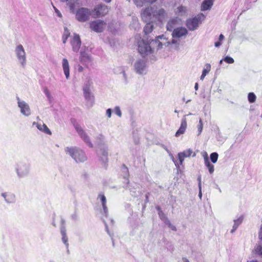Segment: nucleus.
<instances>
[{
	"mask_svg": "<svg viewBox=\"0 0 262 262\" xmlns=\"http://www.w3.org/2000/svg\"><path fill=\"white\" fill-rule=\"evenodd\" d=\"M64 151L67 154L69 155L76 163H83L87 160L84 151L77 147H67L64 148Z\"/></svg>",
	"mask_w": 262,
	"mask_h": 262,
	"instance_id": "1",
	"label": "nucleus"
},
{
	"mask_svg": "<svg viewBox=\"0 0 262 262\" xmlns=\"http://www.w3.org/2000/svg\"><path fill=\"white\" fill-rule=\"evenodd\" d=\"M14 170L18 179L24 178L30 173L31 164L25 161H19L15 164Z\"/></svg>",
	"mask_w": 262,
	"mask_h": 262,
	"instance_id": "2",
	"label": "nucleus"
},
{
	"mask_svg": "<svg viewBox=\"0 0 262 262\" xmlns=\"http://www.w3.org/2000/svg\"><path fill=\"white\" fill-rule=\"evenodd\" d=\"M148 40L150 46L151 47L152 53L154 52L155 50L162 49L163 46L168 47L170 46V41L167 40V38L164 35L157 36L155 39L148 38Z\"/></svg>",
	"mask_w": 262,
	"mask_h": 262,
	"instance_id": "3",
	"label": "nucleus"
},
{
	"mask_svg": "<svg viewBox=\"0 0 262 262\" xmlns=\"http://www.w3.org/2000/svg\"><path fill=\"white\" fill-rule=\"evenodd\" d=\"M187 30L184 27H178L173 29L171 34L172 38L170 41V46L174 45V48L178 49L179 45V41L176 39L185 36L187 34Z\"/></svg>",
	"mask_w": 262,
	"mask_h": 262,
	"instance_id": "4",
	"label": "nucleus"
},
{
	"mask_svg": "<svg viewBox=\"0 0 262 262\" xmlns=\"http://www.w3.org/2000/svg\"><path fill=\"white\" fill-rule=\"evenodd\" d=\"M91 15L92 16L91 10L87 8L81 7L77 10L75 17L78 21L83 23L89 20Z\"/></svg>",
	"mask_w": 262,
	"mask_h": 262,
	"instance_id": "5",
	"label": "nucleus"
},
{
	"mask_svg": "<svg viewBox=\"0 0 262 262\" xmlns=\"http://www.w3.org/2000/svg\"><path fill=\"white\" fill-rule=\"evenodd\" d=\"M205 15L203 14H199L195 17L188 19L186 21V26L190 31L196 30L199 24L204 19Z\"/></svg>",
	"mask_w": 262,
	"mask_h": 262,
	"instance_id": "6",
	"label": "nucleus"
},
{
	"mask_svg": "<svg viewBox=\"0 0 262 262\" xmlns=\"http://www.w3.org/2000/svg\"><path fill=\"white\" fill-rule=\"evenodd\" d=\"M151 48L148 38H146L145 36L138 42V51L143 56L152 53Z\"/></svg>",
	"mask_w": 262,
	"mask_h": 262,
	"instance_id": "7",
	"label": "nucleus"
},
{
	"mask_svg": "<svg viewBox=\"0 0 262 262\" xmlns=\"http://www.w3.org/2000/svg\"><path fill=\"white\" fill-rule=\"evenodd\" d=\"M74 126L78 135L80 137L81 139L85 142V143L90 147H93V145L91 142L90 137L88 134L83 130L81 126L77 123L74 124Z\"/></svg>",
	"mask_w": 262,
	"mask_h": 262,
	"instance_id": "8",
	"label": "nucleus"
},
{
	"mask_svg": "<svg viewBox=\"0 0 262 262\" xmlns=\"http://www.w3.org/2000/svg\"><path fill=\"white\" fill-rule=\"evenodd\" d=\"M109 9L107 6L104 4H99L96 6L92 11V17L97 18L105 15L108 12Z\"/></svg>",
	"mask_w": 262,
	"mask_h": 262,
	"instance_id": "9",
	"label": "nucleus"
},
{
	"mask_svg": "<svg viewBox=\"0 0 262 262\" xmlns=\"http://www.w3.org/2000/svg\"><path fill=\"white\" fill-rule=\"evenodd\" d=\"M16 100L21 114L26 117L29 116L31 114V111L29 104L25 101L21 100L18 97H16Z\"/></svg>",
	"mask_w": 262,
	"mask_h": 262,
	"instance_id": "10",
	"label": "nucleus"
},
{
	"mask_svg": "<svg viewBox=\"0 0 262 262\" xmlns=\"http://www.w3.org/2000/svg\"><path fill=\"white\" fill-rule=\"evenodd\" d=\"M106 23L100 19L92 21L90 23V28L93 31L97 33L102 32L106 26Z\"/></svg>",
	"mask_w": 262,
	"mask_h": 262,
	"instance_id": "11",
	"label": "nucleus"
},
{
	"mask_svg": "<svg viewBox=\"0 0 262 262\" xmlns=\"http://www.w3.org/2000/svg\"><path fill=\"white\" fill-rule=\"evenodd\" d=\"M154 8L152 7H148L142 10L141 16V18L144 22H151V19L154 18L153 17Z\"/></svg>",
	"mask_w": 262,
	"mask_h": 262,
	"instance_id": "12",
	"label": "nucleus"
},
{
	"mask_svg": "<svg viewBox=\"0 0 262 262\" xmlns=\"http://www.w3.org/2000/svg\"><path fill=\"white\" fill-rule=\"evenodd\" d=\"M15 53L19 62L24 65L26 63V53L22 45H19L15 48Z\"/></svg>",
	"mask_w": 262,
	"mask_h": 262,
	"instance_id": "13",
	"label": "nucleus"
},
{
	"mask_svg": "<svg viewBox=\"0 0 262 262\" xmlns=\"http://www.w3.org/2000/svg\"><path fill=\"white\" fill-rule=\"evenodd\" d=\"M153 17L158 20L161 21L167 17V14L163 8H160L158 10H155L154 9Z\"/></svg>",
	"mask_w": 262,
	"mask_h": 262,
	"instance_id": "14",
	"label": "nucleus"
},
{
	"mask_svg": "<svg viewBox=\"0 0 262 262\" xmlns=\"http://www.w3.org/2000/svg\"><path fill=\"white\" fill-rule=\"evenodd\" d=\"M71 43L72 46L73 50L74 52H77L81 44L79 35L77 34H74Z\"/></svg>",
	"mask_w": 262,
	"mask_h": 262,
	"instance_id": "15",
	"label": "nucleus"
},
{
	"mask_svg": "<svg viewBox=\"0 0 262 262\" xmlns=\"http://www.w3.org/2000/svg\"><path fill=\"white\" fill-rule=\"evenodd\" d=\"M1 196L4 199L5 201L7 204H13L16 201L15 195L10 192H3Z\"/></svg>",
	"mask_w": 262,
	"mask_h": 262,
	"instance_id": "16",
	"label": "nucleus"
},
{
	"mask_svg": "<svg viewBox=\"0 0 262 262\" xmlns=\"http://www.w3.org/2000/svg\"><path fill=\"white\" fill-rule=\"evenodd\" d=\"M187 128V121L186 115L184 116L181 120V125L179 129L176 133L175 136L179 137L181 135L184 134Z\"/></svg>",
	"mask_w": 262,
	"mask_h": 262,
	"instance_id": "17",
	"label": "nucleus"
},
{
	"mask_svg": "<svg viewBox=\"0 0 262 262\" xmlns=\"http://www.w3.org/2000/svg\"><path fill=\"white\" fill-rule=\"evenodd\" d=\"M84 97L86 102V106L89 107H92L95 103V97L93 93L91 92L83 93Z\"/></svg>",
	"mask_w": 262,
	"mask_h": 262,
	"instance_id": "18",
	"label": "nucleus"
},
{
	"mask_svg": "<svg viewBox=\"0 0 262 262\" xmlns=\"http://www.w3.org/2000/svg\"><path fill=\"white\" fill-rule=\"evenodd\" d=\"M127 185L125 186L124 187L126 189L128 188L130 192H131V194L133 196H136L137 195V192H139V185L135 183L129 184L128 182H127Z\"/></svg>",
	"mask_w": 262,
	"mask_h": 262,
	"instance_id": "19",
	"label": "nucleus"
},
{
	"mask_svg": "<svg viewBox=\"0 0 262 262\" xmlns=\"http://www.w3.org/2000/svg\"><path fill=\"white\" fill-rule=\"evenodd\" d=\"M180 19L178 17H174L170 19L167 25L166 29L169 31H173L175 27L179 25Z\"/></svg>",
	"mask_w": 262,
	"mask_h": 262,
	"instance_id": "20",
	"label": "nucleus"
},
{
	"mask_svg": "<svg viewBox=\"0 0 262 262\" xmlns=\"http://www.w3.org/2000/svg\"><path fill=\"white\" fill-rule=\"evenodd\" d=\"M98 199H99L101 203L103 213L107 217L108 214V209L106 206V199L103 194H99L98 196Z\"/></svg>",
	"mask_w": 262,
	"mask_h": 262,
	"instance_id": "21",
	"label": "nucleus"
},
{
	"mask_svg": "<svg viewBox=\"0 0 262 262\" xmlns=\"http://www.w3.org/2000/svg\"><path fill=\"white\" fill-rule=\"evenodd\" d=\"M192 152V150L191 149H188L179 152L178 155V157L180 162V165H182L184 158L190 157Z\"/></svg>",
	"mask_w": 262,
	"mask_h": 262,
	"instance_id": "22",
	"label": "nucleus"
},
{
	"mask_svg": "<svg viewBox=\"0 0 262 262\" xmlns=\"http://www.w3.org/2000/svg\"><path fill=\"white\" fill-rule=\"evenodd\" d=\"M33 126L35 125L38 129H39L40 131L45 133L46 134L48 135H51L52 133L51 130L49 129V128L47 127V126L43 123L40 124L39 123H36L35 122H34L32 124Z\"/></svg>",
	"mask_w": 262,
	"mask_h": 262,
	"instance_id": "23",
	"label": "nucleus"
},
{
	"mask_svg": "<svg viewBox=\"0 0 262 262\" xmlns=\"http://www.w3.org/2000/svg\"><path fill=\"white\" fill-rule=\"evenodd\" d=\"M60 232L62 236V242L68 248L69 247V244L68 243V237L66 233V227L63 226L60 228Z\"/></svg>",
	"mask_w": 262,
	"mask_h": 262,
	"instance_id": "24",
	"label": "nucleus"
},
{
	"mask_svg": "<svg viewBox=\"0 0 262 262\" xmlns=\"http://www.w3.org/2000/svg\"><path fill=\"white\" fill-rule=\"evenodd\" d=\"M214 0H204L202 4L201 10L206 11L210 10L213 4Z\"/></svg>",
	"mask_w": 262,
	"mask_h": 262,
	"instance_id": "25",
	"label": "nucleus"
},
{
	"mask_svg": "<svg viewBox=\"0 0 262 262\" xmlns=\"http://www.w3.org/2000/svg\"><path fill=\"white\" fill-rule=\"evenodd\" d=\"M244 220V217L243 215H241L237 219L234 220V224L232 227V229L231 230V233H234L238 227L242 224L243 221Z\"/></svg>",
	"mask_w": 262,
	"mask_h": 262,
	"instance_id": "26",
	"label": "nucleus"
},
{
	"mask_svg": "<svg viewBox=\"0 0 262 262\" xmlns=\"http://www.w3.org/2000/svg\"><path fill=\"white\" fill-rule=\"evenodd\" d=\"M204 163L205 166L208 168L209 173L212 174L214 170V166L210 163L207 155L204 157Z\"/></svg>",
	"mask_w": 262,
	"mask_h": 262,
	"instance_id": "27",
	"label": "nucleus"
},
{
	"mask_svg": "<svg viewBox=\"0 0 262 262\" xmlns=\"http://www.w3.org/2000/svg\"><path fill=\"white\" fill-rule=\"evenodd\" d=\"M154 28V25L153 24V23L152 21L147 22L143 29L144 34L145 35H148L149 33L152 32Z\"/></svg>",
	"mask_w": 262,
	"mask_h": 262,
	"instance_id": "28",
	"label": "nucleus"
},
{
	"mask_svg": "<svg viewBox=\"0 0 262 262\" xmlns=\"http://www.w3.org/2000/svg\"><path fill=\"white\" fill-rule=\"evenodd\" d=\"M100 155H101V160L103 162V163H105L107 161V148L106 147H104L103 149H101L100 150Z\"/></svg>",
	"mask_w": 262,
	"mask_h": 262,
	"instance_id": "29",
	"label": "nucleus"
},
{
	"mask_svg": "<svg viewBox=\"0 0 262 262\" xmlns=\"http://www.w3.org/2000/svg\"><path fill=\"white\" fill-rule=\"evenodd\" d=\"M134 71L139 75H145L147 72V67H134Z\"/></svg>",
	"mask_w": 262,
	"mask_h": 262,
	"instance_id": "30",
	"label": "nucleus"
},
{
	"mask_svg": "<svg viewBox=\"0 0 262 262\" xmlns=\"http://www.w3.org/2000/svg\"><path fill=\"white\" fill-rule=\"evenodd\" d=\"M187 8L185 6H180L175 10V13L180 16L185 15L187 13Z\"/></svg>",
	"mask_w": 262,
	"mask_h": 262,
	"instance_id": "31",
	"label": "nucleus"
},
{
	"mask_svg": "<svg viewBox=\"0 0 262 262\" xmlns=\"http://www.w3.org/2000/svg\"><path fill=\"white\" fill-rule=\"evenodd\" d=\"M92 84V82L91 80L90 79H88V80L86 81V82L84 84L83 86V93H86L89 92H91V87Z\"/></svg>",
	"mask_w": 262,
	"mask_h": 262,
	"instance_id": "32",
	"label": "nucleus"
},
{
	"mask_svg": "<svg viewBox=\"0 0 262 262\" xmlns=\"http://www.w3.org/2000/svg\"><path fill=\"white\" fill-rule=\"evenodd\" d=\"M80 59L82 64L86 63L91 60L90 57L85 52H81Z\"/></svg>",
	"mask_w": 262,
	"mask_h": 262,
	"instance_id": "33",
	"label": "nucleus"
},
{
	"mask_svg": "<svg viewBox=\"0 0 262 262\" xmlns=\"http://www.w3.org/2000/svg\"><path fill=\"white\" fill-rule=\"evenodd\" d=\"M253 252L256 255L262 256V244L260 243L256 244L253 250Z\"/></svg>",
	"mask_w": 262,
	"mask_h": 262,
	"instance_id": "34",
	"label": "nucleus"
},
{
	"mask_svg": "<svg viewBox=\"0 0 262 262\" xmlns=\"http://www.w3.org/2000/svg\"><path fill=\"white\" fill-rule=\"evenodd\" d=\"M61 2H67L68 5L69 6L70 10L73 12L75 9V4L77 2V0H61Z\"/></svg>",
	"mask_w": 262,
	"mask_h": 262,
	"instance_id": "35",
	"label": "nucleus"
},
{
	"mask_svg": "<svg viewBox=\"0 0 262 262\" xmlns=\"http://www.w3.org/2000/svg\"><path fill=\"white\" fill-rule=\"evenodd\" d=\"M256 96L255 94L253 92H250L248 94V100L250 103H252L255 102Z\"/></svg>",
	"mask_w": 262,
	"mask_h": 262,
	"instance_id": "36",
	"label": "nucleus"
},
{
	"mask_svg": "<svg viewBox=\"0 0 262 262\" xmlns=\"http://www.w3.org/2000/svg\"><path fill=\"white\" fill-rule=\"evenodd\" d=\"M156 208L159 211V215L160 219L164 222V223L168 220V219L166 217L164 213L161 211L159 207H157Z\"/></svg>",
	"mask_w": 262,
	"mask_h": 262,
	"instance_id": "37",
	"label": "nucleus"
},
{
	"mask_svg": "<svg viewBox=\"0 0 262 262\" xmlns=\"http://www.w3.org/2000/svg\"><path fill=\"white\" fill-rule=\"evenodd\" d=\"M210 67H206V68L203 70L202 75L200 77L201 80H203L205 77L209 73L210 71Z\"/></svg>",
	"mask_w": 262,
	"mask_h": 262,
	"instance_id": "38",
	"label": "nucleus"
},
{
	"mask_svg": "<svg viewBox=\"0 0 262 262\" xmlns=\"http://www.w3.org/2000/svg\"><path fill=\"white\" fill-rule=\"evenodd\" d=\"M218 154L216 152H212L210 155V159L212 163H215L218 159Z\"/></svg>",
	"mask_w": 262,
	"mask_h": 262,
	"instance_id": "39",
	"label": "nucleus"
},
{
	"mask_svg": "<svg viewBox=\"0 0 262 262\" xmlns=\"http://www.w3.org/2000/svg\"><path fill=\"white\" fill-rule=\"evenodd\" d=\"M203 121H202V119L200 118L199 120V124L198 125V126H197L198 132V135H200L201 134L202 130H203Z\"/></svg>",
	"mask_w": 262,
	"mask_h": 262,
	"instance_id": "40",
	"label": "nucleus"
},
{
	"mask_svg": "<svg viewBox=\"0 0 262 262\" xmlns=\"http://www.w3.org/2000/svg\"><path fill=\"white\" fill-rule=\"evenodd\" d=\"M96 140L98 142L99 144L102 143L105 141V137L102 134H99L97 136Z\"/></svg>",
	"mask_w": 262,
	"mask_h": 262,
	"instance_id": "41",
	"label": "nucleus"
},
{
	"mask_svg": "<svg viewBox=\"0 0 262 262\" xmlns=\"http://www.w3.org/2000/svg\"><path fill=\"white\" fill-rule=\"evenodd\" d=\"M114 112L116 115H117L119 117H121L122 116V113L120 110V108L118 106H116L115 107L114 109Z\"/></svg>",
	"mask_w": 262,
	"mask_h": 262,
	"instance_id": "42",
	"label": "nucleus"
},
{
	"mask_svg": "<svg viewBox=\"0 0 262 262\" xmlns=\"http://www.w3.org/2000/svg\"><path fill=\"white\" fill-rule=\"evenodd\" d=\"M63 67V71L66 77V78L68 79L70 76V69L69 67Z\"/></svg>",
	"mask_w": 262,
	"mask_h": 262,
	"instance_id": "43",
	"label": "nucleus"
},
{
	"mask_svg": "<svg viewBox=\"0 0 262 262\" xmlns=\"http://www.w3.org/2000/svg\"><path fill=\"white\" fill-rule=\"evenodd\" d=\"M135 4L137 6V7H141L142 6H143V4H145L143 0H133Z\"/></svg>",
	"mask_w": 262,
	"mask_h": 262,
	"instance_id": "44",
	"label": "nucleus"
},
{
	"mask_svg": "<svg viewBox=\"0 0 262 262\" xmlns=\"http://www.w3.org/2000/svg\"><path fill=\"white\" fill-rule=\"evenodd\" d=\"M70 35V31L67 28L65 27L64 29V32L62 35L63 37H64L65 38H67L69 37Z\"/></svg>",
	"mask_w": 262,
	"mask_h": 262,
	"instance_id": "45",
	"label": "nucleus"
},
{
	"mask_svg": "<svg viewBox=\"0 0 262 262\" xmlns=\"http://www.w3.org/2000/svg\"><path fill=\"white\" fill-rule=\"evenodd\" d=\"M224 60L229 64L233 63L234 62V59L232 57L229 56L226 57L224 59Z\"/></svg>",
	"mask_w": 262,
	"mask_h": 262,
	"instance_id": "46",
	"label": "nucleus"
},
{
	"mask_svg": "<svg viewBox=\"0 0 262 262\" xmlns=\"http://www.w3.org/2000/svg\"><path fill=\"white\" fill-rule=\"evenodd\" d=\"M165 224H166L168 226V227H169L172 230H173V231L177 230L176 227L172 225L169 220L167 221L165 223Z\"/></svg>",
	"mask_w": 262,
	"mask_h": 262,
	"instance_id": "47",
	"label": "nucleus"
},
{
	"mask_svg": "<svg viewBox=\"0 0 262 262\" xmlns=\"http://www.w3.org/2000/svg\"><path fill=\"white\" fill-rule=\"evenodd\" d=\"M122 171L125 173V174H124V176H123L124 178L125 179H127L128 176V169L126 166H125V165H123L122 167Z\"/></svg>",
	"mask_w": 262,
	"mask_h": 262,
	"instance_id": "48",
	"label": "nucleus"
},
{
	"mask_svg": "<svg viewBox=\"0 0 262 262\" xmlns=\"http://www.w3.org/2000/svg\"><path fill=\"white\" fill-rule=\"evenodd\" d=\"M52 6H53V9L55 10V12L56 13V15L59 17H62V14L60 13V12L53 4H52Z\"/></svg>",
	"mask_w": 262,
	"mask_h": 262,
	"instance_id": "49",
	"label": "nucleus"
},
{
	"mask_svg": "<svg viewBox=\"0 0 262 262\" xmlns=\"http://www.w3.org/2000/svg\"><path fill=\"white\" fill-rule=\"evenodd\" d=\"M122 67H117L118 69H119V70H121V73L123 74V76L124 77V80L125 82H127V76L125 73L124 70L121 69Z\"/></svg>",
	"mask_w": 262,
	"mask_h": 262,
	"instance_id": "50",
	"label": "nucleus"
},
{
	"mask_svg": "<svg viewBox=\"0 0 262 262\" xmlns=\"http://www.w3.org/2000/svg\"><path fill=\"white\" fill-rule=\"evenodd\" d=\"M112 109L111 108H108L106 111V115L107 116L108 118H111L112 116Z\"/></svg>",
	"mask_w": 262,
	"mask_h": 262,
	"instance_id": "51",
	"label": "nucleus"
},
{
	"mask_svg": "<svg viewBox=\"0 0 262 262\" xmlns=\"http://www.w3.org/2000/svg\"><path fill=\"white\" fill-rule=\"evenodd\" d=\"M258 238L261 242H262V225H261L260 230L258 233Z\"/></svg>",
	"mask_w": 262,
	"mask_h": 262,
	"instance_id": "52",
	"label": "nucleus"
},
{
	"mask_svg": "<svg viewBox=\"0 0 262 262\" xmlns=\"http://www.w3.org/2000/svg\"><path fill=\"white\" fill-rule=\"evenodd\" d=\"M198 186L199 188L202 187V183H201V176L200 175L198 177Z\"/></svg>",
	"mask_w": 262,
	"mask_h": 262,
	"instance_id": "53",
	"label": "nucleus"
},
{
	"mask_svg": "<svg viewBox=\"0 0 262 262\" xmlns=\"http://www.w3.org/2000/svg\"><path fill=\"white\" fill-rule=\"evenodd\" d=\"M133 21L135 23V25L136 26L135 28V29H136V28L138 27L139 25L138 19L136 17H133Z\"/></svg>",
	"mask_w": 262,
	"mask_h": 262,
	"instance_id": "54",
	"label": "nucleus"
},
{
	"mask_svg": "<svg viewBox=\"0 0 262 262\" xmlns=\"http://www.w3.org/2000/svg\"><path fill=\"white\" fill-rule=\"evenodd\" d=\"M62 66H69V62L66 58H63L62 60Z\"/></svg>",
	"mask_w": 262,
	"mask_h": 262,
	"instance_id": "55",
	"label": "nucleus"
},
{
	"mask_svg": "<svg viewBox=\"0 0 262 262\" xmlns=\"http://www.w3.org/2000/svg\"><path fill=\"white\" fill-rule=\"evenodd\" d=\"M157 0H143L145 3L151 4L155 3Z\"/></svg>",
	"mask_w": 262,
	"mask_h": 262,
	"instance_id": "56",
	"label": "nucleus"
},
{
	"mask_svg": "<svg viewBox=\"0 0 262 262\" xmlns=\"http://www.w3.org/2000/svg\"><path fill=\"white\" fill-rule=\"evenodd\" d=\"M172 160L173 161V162H174L176 166L177 167V168H179V164L178 163V162L174 160L173 157H172Z\"/></svg>",
	"mask_w": 262,
	"mask_h": 262,
	"instance_id": "57",
	"label": "nucleus"
},
{
	"mask_svg": "<svg viewBox=\"0 0 262 262\" xmlns=\"http://www.w3.org/2000/svg\"><path fill=\"white\" fill-rule=\"evenodd\" d=\"M104 224H105V229H106V231H107V233L111 236V234L110 233V232L108 231V226H107V225L106 224V222L105 221H103Z\"/></svg>",
	"mask_w": 262,
	"mask_h": 262,
	"instance_id": "58",
	"label": "nucleus"
},
{
	"mask_svg": "<svg viewBox=\"0 0 262 262\" xmlns=\"http://www.w3.org/2000/svg\"><path fill=\"white\" fill-rule=\"evenodd\" d=\"M221 45V42L220 41H218L215 42L214 46L216 47H219Z\"/></svg>",
	"mask_w": 262,
	"mask_h": 262,
	"instance_id": "59",
	"label": "nucleus"
},
{
	"mask_svg": "<svg viewBox=\"0 0 262 262\" xmlns=\"http://www.w3.org/2000/svg\"><path fill=\"white\" fill-rule=\"evenodd\" d=\"M199 188V196L200 199H201L202 196V187H200Z\"/></svg>",
	"mask_w": 262,
	"mask_h": 262,
	"instance_id": "60",
	"label": "nucleus"
},
{
	"mask_svg": "<svg viewBox=\"0 0 262 262\" xmlns=\"http://www.w3.org/2000/svg\"><path fill=\"white\" fill-rule=\"evenodd\" d=\"M65 223H66V221L64 219H61V227H62L63 226H64L65 227Z\"/></svg>",
	"mask_w": 262,
	"mask_h": 262,
	"instance_id": "61",
	"label": "nucleus"
},
{
	"mask_svg": "<svg viewBox=\"0 0 262 262\" xmlns=\"http://www.w3.org/2000/svg\"><path fill=\"white\" fill-rule=\"evenodd\" d=\"M224 38V36L223 35V34H220V36H219V41H221L222 40H223Z\"/></svg>",
	"mask_w": 262,
	"mask_h": 262,
	"instance_id": "62",
	"label": "nucleus"
},
{
	"mask_svg": "<svg viewBox=\"0 0 262 262\" xmlns=\"http://www.w3.org/2000/svg\"><path fill=\"white\" fill-rule=\"evenodd\" d=\"M72 218L74 220H76L77 218V216L76 214H74L72 215Z\"/></svg>",
	"mask_w": 262,
	"mask_h": 262,
	"instance_id": "63",
	"label": "nucleus"
},
{
	"mask_svg": "<svg viewBox=\"0 0 262 262\" xmlns=\"http://www.w3.org/2000/svg\"><path fill=\"white\" fill-rule=\"evenodd\" d=\"M182 260L183 262H190L189 260L186 257H183Z\"/></svg>",
	"mask_w": 262,
	"mask_h": 262,
	"instance_id": "64",
	"label": "nucleus"
}]
</instances>
